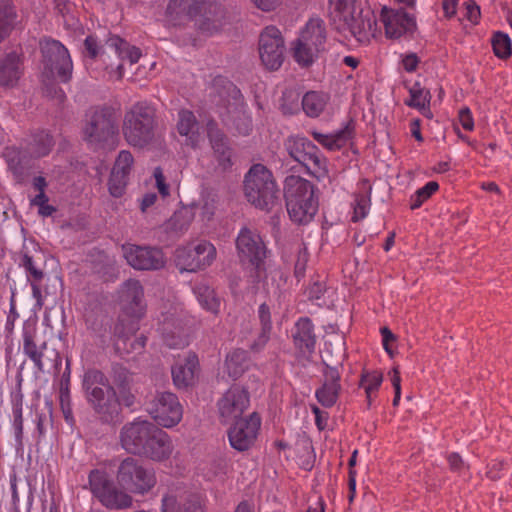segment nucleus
<instances>
[{"label":"nucleus","instance_id":"55","mask_svg":"<svg viewBox=\"0 0 512 512\" xmlns=\"http://www.w3.org/2000/svg\"><path fill=\"white\" fill-rule=\"evenodd\" d=\"M258 318L262 329L272 330L271 311L266 303H262L258 308Z\"/></svg>","mask_w":512,"mask_h":512},{"label":"nucleus","instance_id":"34","mask_svg":"<svg viewBox=\"0 0 512 512\" xmlns=\"http://www.w3.org/2000/svg\"><path fill=\"white\" fill-rule=\"evenodd\" d=\"M330 100L329 94L322 91H308L301 101L304 113L310 118L319 117Z\"/></svg>","mask_w":512,"mask_h":512},{"label":"nucleus","instance_id":"12","mask_svg":"<svg viewBox=\"0 0 512 512\" xmlns=\"http://www.w3.org/2000/svg\"><path fill=\"white\" fill-rule=\"evenodd\" d=\"M325 42L326 29L324 21L320 18L310 19L302 30L293 49L296 62L304 67L311 65L318 53L324 49Z\"/></svg>","mask_w":512,"mask_h":512},{"label":"nucleus","instance_id":"36","mask_svg":"<svg viewBox=\"0 0 512 512\" xmlns=\"http://www.w3.org/2000/svg\"><path fill=\"white\" fill-rule=\"evenodd\" d=\"M249 364L248 352L243 349H235L226 356L225 368L228 375L234 380L243 375Z\"/></svg>","mask_w":512,"mask_h":512},{"label":"nucleus","instance_id":"35","mask_svg":"<svg viewBox=\"0 0 512 512\" xmlns=\"http://www.w3.org/2000/svg\"><path fill=\"white\" fill-rule=\"evenodd\" d=\"M20 59L15 53L0 58V85L13 86L20 78Z\"/></svg>","mask_w":512,"mask_h":512},{"label":"nucleus","instance_id":"62","mask_svg":"<svg viewBox=\"0 0 512 512\" xmlns=\"http://www.w3.org/2000/svg\"><path fill=\"white\" fill-rule=\"evenodd\" d=\"M47 421V416L44 413H37L35 417V432H36V439L37 441H40L42 438L45 437L46 434V427L45 422Z\"/></svg>","mask_w":512,"mask_h":512},{"label":"nucleus","instance_id":"8","mask_svg":"<svg viewBox=\"0 0 512 512\" xmlns=\"http://www.w3.org/2000/svg\"><path fill=\"white\" fill-rule=\"evenodd\" d=\"M88 485L93 497L106 509L126 510L133 506L132 496L105 470H91L88 475Z\"/></svg>","mask_w":512,"mask_h":512},{"label":"nucleus","instance_id":"27","mask_svg":"<svg viewBox=\"0 0 512 512\" xmlns=\"http://www.w3.org/2000/svg\"><path fill=\"white\" fill-rule=\"evenodd\" d=\"M207 136L218 165L223 170L230 168L232 166V148L229 145L228 138L219 129L216 122L209 121L207 123Z\"/></svg>","mask_w":512,"mask_h":512},{"label":"nucleus","instance_id":"16","mask_svg":"<svg viewBox=\"0 0 512 512\" xmlns=\"http://www.w3.org/2000/svg\"><path fill=\"white\" fill-rule=\"evenodd\" d=\"M236 248L241 262L251 264L256 278L259 279L264 272L266 258V247L261 236L256 231L243 227L238 233Z\"/></svg>","mask_w":512,"mask_h":512},{"label":"nucleus","instance_id":"37","mask_svg":"<svg viewBox=\"0 0 512 512\" xmlns=\"http://www.w3.org/2000/svg\"><path fill=\"white\" fill-rule=\"evenodd\" d=\"M383 382V373L380 370H363L361 373L359 387L363 388L366 394L367 406L371 407L377 392Z\"/></svg>","mask_w":512,"mask_h":512},{"label":"nucleus","instance_id":"50","mask_svg":"<svg viewBox=\"0 0 512 512\" xmlns=\"http://www.w3.org/2000/svg\"><path fill=\"white\" fill-rule=\"evenodd\" d=\"M21 265L24 267L26 273H27V280L29 282H41L44 273L41 269H38L35 266L33 258L28 255L24 254L21 260Z\"/></svg>","mask_w":512,"mask_h":512},{"label":"nucleus","instance_id":"13","mask_svg":"<svg viewBox=\"0 0 512 512\" xmlns=\"http://www.w3.org/2000/svg\"><path fill=\"white\" fill-rule=\"evenodd\" d=\"M215 246L206 240L194 245L178 247L175 251V262L181 271L197 272L211 266L215 261Z\"/></svg>","mask_w":512,"mask_h":512},{"label":"nucleus","instance_id":"23","mask_svg":"<svg viewBox=\"0 0 512 512\" xmlns=\"http://www.w3.org/2000/svg\"><path fill=\"white\" fill-rule=\"evenodd\" d=\"M119 300L122 312L131 318H141L146 309L144 303V289L140 281L136 279L126 280L120 288Z\"/></svg>","mask_w":512,"mask_h":512},{"label":"nucleus","instance_id":"17","mask_svg":"<svg viewBox=\"0 0 512 512\" xmlns=\"http://www.w3.org/2000/svg\"><path fill=\"white\" fill-rule=\"evenodd\" d=\"M86 55L91 59L102 57L106 50L114 52L121 60H128L130 64H135L141 57V51L136 46L130 45L126 40L117 35H111L105 42V49L99 44L96 36L88 35L84 40Z\"/></svg>","mask_w":512,"mask_h":512},{"label":"nucleus","instance_id":"7","mask_svg":"<svg viewBox=\"0 0 512 512\" xmlns=\"http://www.w3.org/2000/svg\"><path fill=\"white\" fill-rule=\"evenodd\" d=\"M244 192L248 202L261 210L270 211L279 201L273 174L262 164H254L245 175Z\"/></svg>","mask_w":512,"mask_h":512},{"label":"nucleus","instance_id":"64","mask_svg":"<svg viewBox=\"0 0 512 512\" xmlns=\"http://www.w3.org/2000/svg\"><path fill=\"white\" fill-rule=\"evenodd\" d=\"M32 187L35 191H37L35 196H47L46 188L48 187V182L45 177L41 175L35 176L32 180Z\"/></svg>","mask_w":512,"mask_h":512},{"label":"nucleus","instance_id":"5","mask_svg":"<svg viewBox=\"0 0 512 512\" xmlns=\"http://www.w3.org/2000/svg\"><path fill=\"white\" fill-rule=\"evenodd\" d=\"M315 186L308 180L289 175L284 181V197L289 218L298 225L308 224L319 207Z\"/></svg>","mask_w":512,"mask_h":512},{"label":"nucleus","instance_id":"46","mask_svg":"<svg viewBox=\"0 0 512 512\" xmlns=\"http://www.w3.org/2000/svg\"><path fill=\"white\" fill-rule=\"evenodd\" d=\"M355 127V121L350 118L341 129L332 133L333 141H335L334 145H337V150L343 148L350 140L354 138Z\"/></svg>","mask_w":512,"mask_h":512},{"label":"nucleus","instance_id":"48","mask_svg":"<svg viewBox=\"0 0 512 512\" xmlns=\"http://www.w3.org/2000/svg\"><path fill=\"white\" fill-rule=\"evenodd\" d=\"M134 163V157L128 150H122L119 152L115 163L112 168V172H115V174H123L124 176L128 177L131 171V168Z\"/></svg>","mask_w":512,"mask_h":512},{"label":"nucleus","instance_id":"31","mask_svg":"<svg viewBox=\"0 0 512 512\" xmlns=\"http://www.w3.org/2000/svg\"><path fill=\"white\" fill-rule=\"evenodd\" d=\"M140 318H131L125 316L123 313L120 315L116 323L109 326V333L111 334V340L117 350H120V342L126 343L132 335L139 329L138 321Z\"/></svg>","mask_w":512,"mask_h":512},{"label":"nucleus","instance_id":"38","mask_svg":"<svg viewBox=\"0 0 512 512\" xmlns=\"http://www.w3.org/2000/svg\"><path fill=\"white\" fill-rule=\"evenodd\" d=\"M192 290L202 308L213 314L219 312L220 299L216 296L214 289L207 283H195Z\"/></svg>","mask_w":512,"mask_h":512},{"label":"nucleus","instance_id":"6","mask_svg":"<svg viewBox=\"0 0 512 512\" xmlns=\"http://www.w3.org/2000/svg\"><path fill=\"white\" fill-rule=\"evenodd\" d=\"M156 127L155 108L145 101L137 102L124 115L122 133L130 146L144 148L154 140Z\"/></svg>","mask_w":512,"mask_h":512},{"label":"nucleus","instance_id":"51","mask_svg":"<svg viewBox=\"0 0 512 512\" xmlns=\"http://www.w3.org/2000/svg\"><path fill=\"white\" fill-rule=\"evenodd\" d=\"M23 402L24 394L22 392L21 382H19L10 393V403L12 410L11 417L23 416Z\"/></svg>","mask_w":512,"mask_h":512},{"label":"nucleus","instance_id":"25","mask_svg":"<svg viewBox=\"0 0 512 512\" xmlns=\"http://www.w3.org/2000/svg\"><path fill=\"white\" fill-rule=\"evenodd\" d=\"M292 340L300 356L310 358L316 350L315 326L309 317H300L294 324Z\"/></svg>","mask_w":512,"mask_h":512},{"label":"nucleus","instance_id":"26","mask_svg":"<svg viewBox=\"0 0 512 512\" xmlns=\"http://www.w3.org/2000/svg\"><path fill=\"white\" fill-rule=\"evenodd\" d=\"M23 353L33 362L37 372L43 373L45 364L44 352L47 342H37V326L35 323L25 322L22 329Z\"/></svg>","mask_w":512,"mask_h":512},{"label":"nucleus","instance_id":"21","mask_svg":"<svg viewBox=\"0 0 512 512\" xmlns=\"http://www.w3.org/2000/svg\"><path fill=\"white\" fill-rule=\"evenodd\" d=\"M261 427V417L257 412L236 420L228 430V440L232 448L239 452L249 450L255 443Z\"/></svg>","mask_w":512,"mask_h":512},{"label":"nucleus","instance_id":"43","mask_svg":"<svg viewBox=\"0 0 512 512\" xmlns=\"http://www.w3.org/2000/svg\"><path fill=\"white\" fill-rule=\"evenodd\" d=\"M194 211H199L200 219L203 222H209L213 219L217 210V196L210 192L201 196L198 203H193Z\"/></svg>","mask_w":512,"mask_h":512},{"label":"nucleus","instance_id":"53","mask_svg":"<svg viewBox=\"0 0 512 512\" xmlns=\"http://www.w3.org/2000/svg\"><path fill=\"white\" fill-rule=\"evenodd\" d=\"M11 427L14 434L15 446L18 450L24 447V418L23 416L11 417Z\"/></svg>","mask_w":512,"mask_h":512},{"label":"nucleus","instance_id":"22","mask_svg":"<svg viewBox=\"0 0 512 512\" xmlns=\"http://www.w3.org/2000/svg\"><path fill=\"white\" fill-rule=\"evenodd\" d=\"M249 405V392L238 385L230 387L218 401L219 413L224 422L240 419Z\"/></svg>","mask_w":512,"mask_h":512},{"label":"nucleus","instance_id":"42","mask_svg":"<svg viewBox=\"0 0 512 512\" xmlns=\"http://www.w3.org/2000/svg\"><path fill=\"white\" fill-rule=\"evenodd\" d=\"M408 91L410 99L405 101L408 107L428 110L432 98L429 90L424 89L419 82H415Z\"/></svg>","mask_w":512,"mask_h":512},{"label":"nucleus","instance_id":"30","mask_svg":"<svg viewBox=\"0 0 512 512\" xmlns=\"http://www.w3.org/2000/svg\"><path fill=\"white\" fill-rule=\"evenodd\" d=\"M199 361L196 354H189L183 361L177 362L172 367V378L178 388H185L194 383Z\"/></svg>","mask_w":512,"mask_h":512},{"label":"nucleus","instance_id":"4","mask_svg":"<svg viewBox=\"0 0 512 512\" xmlns=\"http://www.w3.org/2000/svg\"><path fill=\"white\" fill-rule=\"evenodd\" d=\"M166 15L175 22L199 17V29L210 34L219 31L226 22L222 5L206 0H169Z\"/></svg>","mask_w":512,"mask_h":512},{"label":"nucleus","instance_id":"28","mask_svg":"<svg viewBox=\"0 0 512 512\" xmlns=\"http://www.w3.org/2000/svg\"><path fill=\"white\" fill-rule=\"evenodd\" d=\"M54 145L55 141L51 134L45 130H38L31 133L30 136L25 139L20 150L28 155L29 158H41L47 156Z\"/></svg>","mask_w":512,"mask_h":512},{"label":"nucleus","instance_id":"63","mask_svg":"<svg viewBox=\"0 0 512 512\" xmlns=\"http://www.w3.org/2000/svg\"><path fill=\"white\" fill-rule=\"evenodd\" d=\"M380 332L382 335L383 348L389 355L392 356L393 351L390 347V343L394 342L396 340V337L388 327L381 328Z\"/></svg>","mask_w":512,"mask_h":512},{"label":"nucleus","instance_id":"29","mask_svg":"<svg viewBox=\"0 0 512 512\" xmlns=\"http://www.w3.org/2000/svg\"><path fill=\"white\" fill-rule=\"evenodd\" d=\"M176 129L180 136L185 137V145L192 148L199 146L201 140L200 126L192 111L182 109L178 112Z\"/></svg>","mask_w":512,"mask_h":512},{"label":"nucleus","instance_id":"61","mask_svg":"<svg viewBox=\"0 0 512 512\" xmlns=\"http://www.w3.org/2000/svg\"><path fill=\"white\" fill-rule=\"evenodd\" d=\"M153 175H154V178L156 181L157 189H158L159 193L162 195V197L165 198V197L169 196V194H170L169 186L165 182V177L163 175L162 169L160 167L155 168Z\"/></svg>","mask_w":512,"mask_h":512},{"label":"nucleus","instance_id":"15","mask_svg":"<svg viewBox=\"0 0 512 512\" xmlns=\"http://www.w3.org/2000/svg\"><path fill=\"white\" fill-rule=\"evenodd\" d=\"M40 50L45 70L55 73L61 82H69L73 63L68 49L58 40L44 38L40 41Z\"/></svg>","mask_w":512,"mask_h":512},{"label":"nucleus","instance_id":"20","mask_svg":"<svg viewBox=\"0 0 512 512\" xmlns=\"http://www.w3.org/2000/svg\"><path fill=\"white\" fill-rule=\"evenodd\" d=\"M127 263L136 270H159L164 267L166 259L162 249L135 244L122 246Z\"/></svg>","mask_w":512,"mask_h":512},{"label":"nucleus","instance_id":"40","mask_svg":"<svg viewBox=\"0 0 512 512\" xmlns=\"http://www.w3.org/2000/svg\"><path fill=\"white\" fill-rule=\"evenodd\" d=\"M17 13L14 4L9 0L0 2V42L14 29Z\"/></svg>","mask_w":512,"mask_h":512},{"label":"nucleus","instance_id":"49","mask_svg":"<svg viewBox=\"0 0 512 512\" xmlns=\"http://www.w3.org/2000/svg\"><path fill=\"white\" fill-rule=\"evenodd\" d=\"M128 183V177L123 174H115V172L111 171L109 181H108V189L109 193L113 197H121L125 193V189Z\"/></svg>","mask_w":512,"mask_h":512},{"label":"nucleus","instance_id":"3","mask_svg":"<svg viewBox=\"0 0 512 512\" xmlns=\"http://www.w3.org/2000/svg\"><path fill=\"white\" fill-rule=\"evenodd\" d=\"M81 135L87 146L95 151L113 150L119 139L116 111L108 105L91 106L82 121Z\"/></svg>","mask_w":512,"mask_h":512},{"label":"nucleus","instance_id":"52","mask_svg":"<svg viewBox=\"0 0 512 512\" xmlns=\"http://www.w3.org/2000/svg\"><path fill=\"white\" fill-rule=\"evenodd\" d=\"M30 206L37 207L38 214L41 217H50L57 211L55 206L49 204L48 196H34L30 199Z\"/></svg>","mask_w":512,"mask_h":512},{"label":"nucleus","instance_id":"47","mask_svg":"<svg viewBox=\"0 0 512 512\" xmlns=\"http://www.w3.org/2000/svg\"><path fill=\"white\" fill-rule=\"evenodd\" d=\"M370 204L371 201L369 194H356L353 206V215L351 217L352 222L356 223L364 219L369 213Z\"/></svg>","mask_w":512,"mask_h":512},{"label":"nucleus","instance_id":"58","mask_svg":"<svg viewBox=\"0 0 512 512\" xmlns=\"http://www.w3.org/2000/svg\"><path fill=\"white\" fill-rule=\"evenodd\" d=\"M465 9L466 18L473 24H477L481 16L480 7L476 4L475 1L468 0L465 2Z\"/></svg>","mask_w":512,"mask_h":512},{"label":"nucleus","instance_id":"54","mask_svg":"<svg viewBox=\"0 0 512 512\" xmlns=\"http://www.w3.org/2000/svg\"><path fill=\"white\" fill-rule=\"evenodd\" d=\"M420 58L414 52H409L401 55V65L408 73H413L418 68Z\"/></svg>","mask_w":512,"mask_h":512},{"label":"nucleus","instance_id":"60","mask_svg":"<svg viewBox=\"0 0 512 512\" xmlns=\"http://www.w3.org/2000/svg\"><path fill=\"white\" fill-rule=\"evenodd\" d=\"M271 331H266V329H262L257 335L256 339L251 343L250 349L254 352H260L266 346L270 339Z\"/></svg>","mask_w":512,"mask_h":512},{"label":"nucleus","instance_id":"56","mask_svg":"<svg viewBox=\"0 0 512 512\" xmlns=\"http://www.w3.org/2000/svg\"><path fill=\"white\" fill-rule=\"evenodd\" d=\"M326 291V286L323 282L315 281L307 289V297L311 301L319 300L323 297Z\"/></svg>","mask_w":512,"mask_h":512},{"label":"nucleus","instance_id":"57","mask_svg":"<svg viewBox=\"0 0 512 512\" xmlns=\"http://www.w3.org/2000/svg\"><path fill=\"white\" fill-rule=\"evenodd\" d=\"M311 135L320 145L325 147L328 150L335 151L337 150V145L335 141H333L332 134H323L317 131H311Z\"/></svg>","mask_w":512,"mask_h":512},{"label":"nucleus","instance_id":"59","mask_svg":"<svg viewBox=\"0 0 512 512\" xmlns=\"http://www.w3.org/2000/svg\"><path fill=\"white\" fill-rule=\"evenodd\" d=\"M458 118L463 129L466 131H472L474 129V119L468 107L460 109Z\"/></svg>","mask_w":512,"mask_h":512},{"label":"nucleus","instance_id":"1","mask_svg":"<svg viewBox=\"0 0 512 512\" xmlns=\"http://www.w3.org/2000/svg\"><path fill=\"white\" fill-rule=\"evenodd\" d=\"M112 382L99 369L85 371L82 389L87 403L102 424L116 425L122 422L123 407L132 408L136 395L132 390V373L121 364H113L110 374Z\"/></svg>","mask_w":512,"mask_h":512},{"label":"nucleus","instance_id":"2","mask_svg":"<svg viewBox=\"0 0 512 512\" xmlns=\"http://www.w3.org/2000/svg\"><path fill=\"white\" fill-rule=\"evenodd\" d=\"M119 441L128 453L153 461L168 459L173 451L170 436L152 422L140 417L123 425Z\"/></svg>","mask_w":512,"mask_h":512},{"label":"nucleus","instance_id":"24","mask_svg":"<svg viewBox=\"0 0 512 512\" xmlns=\"http://www.w3.org/2000/svg\"><path fill=\"white\" fill-rule=\"evenodd\" d=\"M322 374L324 381L321 387L315 391L318 402L326 408L334 406L341 391V371L338 366H330L323 362Z\"/></svg>","mask_w":512,"mask_h":512},{"label":"nucleus","instance_id":"10","mask_svg":"<svg viewBox=\"0 0 512 512\" xmlns=\"http://www.w3.org/2000/svg\"><path fill=\"white\" fill-rule=\"evenodd\" d=\"M331 20L337 31L349 32L360 43L368 42L376 31L377 18L369 9L357 13L351 8L331 12Z\"/></svg>","mask_w":512,"mask_h":512},{"label":"nucleus","instance_id":"45","mask_svg":"<svg viewBox=\"0 0 512 512\" xmlns=\"http://www.w3.org/2000/svg\"><path fill=\"white\" fill-rule=\"evenodd\" d=\"M492 48L494 54L500 59H507L511 56V40L503 32H496L492 37Z\"/></svg>","mask_w":512,"mask_h":512},{"label":"nucleus","instance_id":"14","mask_svg":"<svg viewBox=\"0 0 512 512\" xmlns=\"http://www.w3.org/2000/svg\"><path fill=\"white\" fill-rule=\"evenodd\" d=\"M145 409L159 426L165 428L176 426L183 417V407L178 397L171 392H156L153 398L146 402Z\"/></svg>","mask_w":512,"mask_h":512},{"label":"nucleus","instance_id":"41","mask_svg":"<svg viewBox=\"0 0 512 512\" xmlns=\"http://www.w3.org/2000/svg\"><path fill=\"white\" fill-rule=\"evenodd\" d=\"M7 162L17 183L22 184L26 178V155L20 149H10L6 152Z\"/></svg>","mask_w":512,"mask_h":512},{"label":"nucleus","instance_id":"9","mask_svg":"<svg viewBox=\"0 0 512 512\" xmlns=\"http://www.w3.org/2000/svg\"><path fill=\"white\" fill-rule=\"evenodd\" d=\"M284 147L289 156L299 162L311 176L320 180L328 175L326 157L308 138L300 135L289 136Z\"/></svg>","mask_w":512,"mask_h":512},{"label":"nucleus","instance_id":"19","mask_svg":"<svg viewBox=\"0 0 512 512\" xmlns=\"http://www.w3.org/2000/svg\"><path fill=\"white\" fill-rule=\"evenodd\" d=\"M379 20L384 26L385 35L389 39H399L406 35H412L417 29L416 18L403 8H390L383 6Z\"/></svg>","mask_w":512,"mask_h":512},{"label":"nucleus","instance_id":"33","mask_svg":"<svg viewBox=\"0 0 512 512\" xmlns=\"http://www.w3.org/2000/svg\"><path fill=\"white\" fill-rule=\"evenodd\" d=\"M70 378H71V368L70 361H66V367L64 372L61 375L59 382V402L60 408L63 413V417L67 424L73 425L75 423L71 396H70Z\"/></svg>","mask_w":512,"mask_h":512},{"label":"nucleus","instance_id":"39","mask_svg":"<svg viewBox=\"0 0 512 512\" xmlns=\"http://www.w3.org/2000/svg\"><path fill=\"white\" fill-rule=\"evenodd\" d=\"M195 218L193 206H184L173 213L166 223V229L174 233H184Z\"/></svg>","mask_w":512,"mask_h":512},{"label":"nucleus","instance_id":"44","mask_svg":"<svg viewBox=\"0 0 512 512\" xmlns=\"http://www.w3.org/2000/svg\"><path fill=\"white\" fill-rule=\"evenodd\" d=\"M439 190V184L436 181H429L423 187L417 189L409 199L411 210L420 208L434 193Z\"/></svg>","mask_w":512,"mask_h":512},{"label":"nucleus","instance_id":"11","mask_svg":"<svg viewBox=\"0 0 512 512\" xmlns=\"http://www.w3.org/2000/svg\"><path fill=\"white\" fill-rule=\"evenodd\" d=\"M117 480L123 488L139 495L147 494L157 483L154 470L133 457H126L120 463Z\"/></svg>","mask_w":512,"mask_h":512},{"label":"nucleus","instance_id":"18","mask_svg":"<svg viewBox=\"0 0 512 512\" xmlns=\"http://www.w3.org/2000/svg\"><path fill=\"white\" fill-rule=\"evenodd\" d=\"M284 39L275 26H267L259 38V54L263 65L271 70H278L284 61Z\"/></svg>","mask_w":512,"mask_h":512},{"label":"nucleus","instance_id":"32","mask_svg":"<svg viewBox=\"0 0 512 512\" xmlns=\"http://www.w3.org/2000/svg\"><path fill=\"white\" fill-rule=\"evenodd\" d=\"M161 512H204V507L195 496L183 500L175 494L168 493L162 497Z\"/></svg>","mask_w":512,"mask_h":512}]
</instances>
